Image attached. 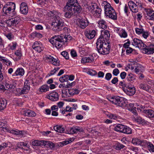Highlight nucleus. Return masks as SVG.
<instances>
[{"label":"nucleus","instance_id":"1","mask_svg":"<svg viewBox=\"0 0 154 154\" xmlns=\"http://www.w3.org/2000/svg\"><path fill=\"white\" fill-rule=\"evenodd\" d=\"M82 10V8L77 0H68L64 8L65 17L70 18L73 16L77 15Z\"/></svg>","mask_w":154,"mask_h":154},{"label":"nucleus","instance_id":"2","mask_svg":"<svg viewBox=\"0 0 154 154\" xmlns=\"http://www.w3.org/2000/svg\"><path fill=\"white\" fill-rule=\"evenodd\" d=\"M49 14V15L53 19L51 26L54 31H59L63 29L65 33H69L70 29L67 27H63V22L60 17V14L55 11H50Z\"/></svg>","mask_w":154,"mask_h":154},{"label":"nucleus","instance_id":"3","mask_svg":"<svg viewBox=\"0 0 154 154\" xmlns=\"http://www.w3.org/2000/svg\"><path fill=\"white\" fill-rule=\"evenodd\" d=\"M71 37L70 35H63L55 36L52 37L49 40L53 45L57 48H61L65 42L70 40Z\"/></svg>","mask_w":154,"mask_h":154},{"label":"nucleus","instance_id":"4","mask_svg":"<svg viewBox=\"0 0 154 154\" xmlns=\"http://www.w3.org/2000/svg\"><path fill=\"white\" fill-rule=\"evenodd\" d=\"M96 44L97 51L100 54L106 55L109 53L111 46L109 43L102 42L98 39Z\"/></svg>","mask_w":154,"mask_h":154},{"label":"nucleus","instance_id":"5","mask_svg":"<svg viewBox=\"0 0 154 154\" xmlns=\"http://www.w3.org/2000/svg\"><path fill=\"white\" fill-rule=\"evenodd\" d=\"M101 5L104 7L105 14L107 17L113 20H117L116 12L109 4L106 1H104L102 3Z\"/></svg>","mask_w":154,"mask_h":154},{"label":"nucleus","instance_id":"6","mask_svg":"<svg viewBox=\"0 0 154 154\" xmlns=\"http://www.w3.org/2000/svg\"><path fill=\"white\" fill-rule=\"evenodd\" d=\"M15 4L13 2H8L5 5L3 8V15L5 16H10V14L15 9Z\"/></svg>","mask_w":154,"mask_h":154},{"label":"nucleus","instance_id":"7","mask_svg":"<svg viewBox=\"0 0 154 154\" xmlns=\"http://www.w3.org/2000/svg\"><path fill=\"white\" fill-rule=\"evenodd\" d=\"M136 107L134 106V104L132 103L129 104L128 108V110L133 114V117L135 120L139 123L143 124L146 123V122L144 119H142L140 117L137 116V113L136 110Z\"/></svg>","mask_w":154,"mask_h":154},{"label":"nucleus","instance_id":"8","mask_svg":"<svg viewBox=\"0 0 154 154\" xmlns=\"http://www.w3.org/2000/svg\"><path fill=\"white\" fill-rule=\"evenodd\" d=\"M108 100L112 103L119 106L124 107L126 106L124 98L122 97L114 96L109 98Z\"/></svg>","mask_w":154,"mask_h":154},{"label":"nucleus","instance_id":"9","mask_svg":"<svg viewBox=\"0 0 154 154\" xmlns=\"http://www.w3.org/2000/svg\"><path fill=\"white\" fill-rule=\"evenodd\" d=\"M20 21V16H17L6 21V23L9 27L13 28L16 26Z\"/></svg>","mask_w":154,"mask_h":154},{"label":"nucleus","instance_id":"10","mask_svg":"<svg viewBox=\"0 0 154 154\" xmlns=\"http://www.w3.org/2000/svg\"><path fill=\"white\" fill-rule=\"evenodd\" d=\"M124 92L128 95L132 96L135 93V88L132 85H127V86L123 88Z\"/></svg>","mask_w":154,"mask_h":154},{"label":"nucleus","instance_id":"11","mask_svg":"<svg viewBox=\"0 0 154 154\" xmlns=\"http://www.w3.org/2000/svg\"><path fill=\"white\" fill-rule=\"evenodd\" d=\"M131 43L132 45L133 46L136 47H138L143 50L144 47H146V45L142 41L137 38H134Z\"/></svg>","mask_w":154,"mask_h":154},{"label":"nucleus","instance_id":"12","mask_svg":"<svg viewBox=\"0 0 154 154\" xmlns=\"http://www.w3.org/2000/svg\"><path fill=\"white\" fill-rule=\"evenodd\" d=\"M139 5L140 3L137 2L136 3H135L132 1H129L128 3V6L131 11L133 13L138 12V9L137 6Z\"/></svg>","mask_w":154,"mask_h":154},{"label":"nucleus","instance_id":"13","mask_svg":"<svg viewBox=\"0 0 154 154\" xmlns=\"http://www.w3.org/2000/svg\"><path fill=\"white\" fill-rule=\"evenodd\" d=\"M110 36L109 32L107 30H105L101 32V35L98 39H100L102 42H105V41L109 39Z\"/></svg>","mask_w":154,"mask_h":154},{"label":"nucleus","instance_id":"14","mask_svg":"<svg viewBox=\"0 0 154 154\" xmlns=\"http://www.w3.org/2000/svg\"><path fill=\"white\" fill-rule=\"evenodd\" d=\"M77 24L81 28L84 29L88 25V21L87 20L79 19L78 20Z\"/></svg>","mask_w":154,"mask_h":154},{"label":"nucleus","instance_id":"15","mask_svg":"<svg viewBox=\"0 0 154 154\" xmlns=\"http://www.w3.org/2000/svg\"><path fill=\"white\" fill-rule=\"evenodd\" d=\"M32 48L37 52L40 53L44 50L43 45L40 42L36 41L32 45Z\"/></svg>","mask_w":154,"mask_h":154},{"label":"nucleus","instance_id":"16","mask_svg":"<svg viewBox=\"0 0 154 154\" xmlns=\"http://www.w3.org/2000/svg\"><path fill=\"white\" fill-rule=\"evenodd\" d=\"M143 51L147 54H152L154 53V45L151 44L148 46L144 47Z\"/></svg>","mask_w":154,"mask_h":154},{"label":"nucleus","instance_id":"17","mask_svg":"<svg viewBox=\"0 0 154 154\" xmlns=\"http://www.w3.org/2000/svg\"><path fill=\"white\" fill-rule=\"evenodd\" d=\"M3 85L5 87L6 90L9 89H14L16 87V84L14 83L11 84V82L7 80H4L3 82Z\"/></svg>","mask_w":154,"mask_h":154},{"label":"nucleus","instance_id":"18","mask_svg":"<svg viewBox=\"0 0 154 154\" xmlns=\"http://www.w3.org/2000/svg\"><path fill=\"white\" fill-rule=\"evenodd\" d=\"M20 11L23 14L26 15L27 14L28 8L26 3L23 2L21 4L20 6Z\"/></svg>","mask_w":154,"mask_h":154},{"label":"nucleus","instance_id":"19","mask_svg":"<svg viewBox=\"0 0 154 154\" xmlns=\"http://www.w3.org/2000/svg\"><path fill=\"white\" fill-rule=\"evenodd\" d=\"M47 98L53 101H57L59 99L58 94L56 92L54 91L49 94L47 96Z\"/></svg>","mask_w":154,"mask_h":154},{"label":"nucleus","instance_id":"20","mask_svg":"<svg viewBox=\"0 0 154 154\" xmlns=\"http://www.w3.org/2000/svg\"><path fill=\"white\" fill-rule=\"evenodd\" d=\"M144 142H146V141L141 140L137 137L132 138L131 140V143L134 145H140L143 146Z\"/></svg>","mask_w":154,"mask_h":154},{"label":"nucleus","instance_id":"21","mask_svg":"<svg viewBox=\"0 0 154 154\" xmlns=\"http://www.w3.org/2000/svg\"><path fill=\"white\" fill-rule=\"evenodd\" d=\"M96 34V31L94 30L87 31L85 33V36L89 39L93 38L95 37Z\"/></svg>","mask_w":154,"mask_h":154},{"label":"nucleus","instance_id":"22","mask_svg":"<svg viewBox=\"0 0 154 154\" xmlns=\"http://www.w3.org/2000/svg\"><path fill=\"white\" fill-rule=\"evenodd\" d=\"M145 116L149 118H154V111L152 109H146L143 110Z\"/></svg>","mask_w":154,"mask_h":154},{"label":"nucleus","instance_id":"23","mask_svg":"<svg viewBox=\"0 0 154 154\" xmlns=\"http://www.w3.org/2000/svg\"><path fill=\"white\" fill-rule=\"evenodd\" d=\"M23 114L29 117H33L36 115V113L33 111L29 109H26L23 112Z\"/></svg>","mask_w":154,"mask_h":154},{"label":"nucleus","instance_id":"24","mask_svg":"<svg viewBox=\"0 0 154 154\" xmlns=\"http://www.w3.org/2000/svg\"><path fill=\"white\" fill-rule=\"evenodd\" d=\"M83 128L78 127H73L70 130V133L72 134H77L78 132H83Z\"/></svg>","mask_w":154,"mask_h":154},{"label":"nucleus","instance_id":"25","mask_svg":"<svg viewBox=\"0 0 154 154\" xmlns=\"http://www.w3.org/2000/svg\"><path fill=\"white\" fill-rule=\"evenodd\" d=\"M25 71L24 69L22 68H18L15 72L12 75L13 76H23L24 74Z\"/></svg>","mask_w":154,"mask_h":154},{"label":"nucleus","instance_id":"26","mask_svg":"<svg viewBox=\"0 0 154 154\" xmlns=\"http://www.w3.org/2000/svg\"><path fill=\"white\" fill-rule=\"evenodd\" d=\"M43 146L44 147L49 148L51 149H53L55 146V144L52 142L46 141L44 140Z\"/></svg>","mask_w":154,"mask_h":154},{"label":"nucleus","instance_id":"27","mask_svg":"<svg viewBox=\"0 0 154 154\" xmlns=\"http://www.w3.org/2000/svg\"><path fill=\"white\" fill-rule=\"evenodd\" d=\"M98 26L100 28L106 29L107 28V24L106 21L103 19H100L98 22Z\"/></svg>","mask_w":154,"mask_h":154},{"label":"nucleus","instance_id":"28","mask_svg":"<svg viewBox=\"0 0 154 154\" xmlns=\"http://www.w3.org/2000/svg\"><path fill=\"white\" fill-rule=\"evenodd\" d=\"M125 127V125L119 124L115 127L114 130L117 132L123 133Z\"/></svg>","mask_w":154,"mask_h":154},{"label":"nucleus","instance_id":"29","mask_svg":"<svg viewBox=\"0 0 154 154\" xmlns=\"http://www.w3.org/2000/svg\"><path fill=\"white\" fill-rule=\"evenodd\" d=\"M144 144L145 146H147L150 152H154V146L149 142H147L146 141V142H144Z\"/></svg>","mask_w":154,"mask_h":154},{"label":"nucleus","instance_id":"30","mask_svg":"<svg viewBox=\"0 0 154 154\" xmlns=\"http://www.w3.org/2000/svg\"><path fill=\"white\" fill-rule=\"evenodd\" d=\"M7 105V102L5 100L0 99V110L4 109Z\"/></svg>","mask_w":154,"mask_h":154},{"label":"nucleus","instance_id":"31","mask_svg":"<svg viewBox=\"0 0 154 154\" xmlns=\"http://www.w3.org/2000/svg\"><path fill=\"white\" fill-rule=\"evenodd\" d=\"M139 87L140 88L147 91H149L151 88L149 85L147 84L143 83L140 84L139 85Z\"/></svg>","mask_w":154,"mask_h":154},{"label":"nucleus","instance_id":"32","mask_svg":"<svg viewBox=\"0 0 154 154\" xmlns=\"http://www.w3.org/2000/svg\"><path fill=\"white\" fill-rule=\"evenodd\" d=\"M30 87L27 84L26 85L25 83L24 87L21 90L20 93L21 94H25L30 89Z\"/></svg>","mask_w":154,"mask_h":154},{"label":"nucleus","instance_id":"33","mask_svg":"<svg viewBox=\"0 0 154 154\" xmlns=\"http://www.w3.org/2000/svg\"><path fill=\"white\" fill-rule=\"evenodd\" d=\"M49 87L47 85H44L42 86L39 88V91L41 92H46L49 91Z\"/></svg>","mask_w":154,"mask_h":154},{"label":"nucleus","instance_id":"34","mask_svg":"<svg viewBox=\"0 0 154 154\" xmlns=\"http://www.w3.org/2000/svg\"><path fill=\"white\" fill-rule=\"evenodd\" d=\"M101 9L98 6L96 8V9L95 10V11L93 14L95 17L97 18L100 17V16L101 13Z\"/></svg>","mask_w":154,"mask_h":154},{"label":"nucleus","instance_id":"35","mask_svg":"<svg viewBox=\"0 0 154 154\" xmlns=\"http://www.w3.org/2000/svg\"><path fill=\"white\" fill-rule=\"evenodd\" d=\"M54 129L56 131L60 133H63L64 131V128L61 126H55L54 127Z\"/></svg>","mask_w":154,"mask_h":154},{"label":"nucleus","instance_id":"36","mask_svg":"<svg viewBox=\"0 0 154 154\" xmlns=\"http://www.w3.org/2000/svg\"><path fill=\"white\" fill-rule=\"evenodd\" d=\"M118 34L121 38H125L128 36L127 32L125 29H121V31Z\"/></svg>","mask_w":154,"mask_h":154},{"label":"nucleus","instance_id":"37","mask_svg":"<svg viewBox=\"0 0 154 154\" xmlns=\"http://www.w3.org/2000/svg\"><path fill=\"white\" fill-rule=\"evenodd\" d=\"M31 36L33 38H37L40 39L42 37V35L41 33L35 32L31 33Z\"/></svg>","mask_w":154,"mask_h":154},{"label":"nucleus","instance_id":"38","mask_svg":"<svg viewBox=\"0 0 154 154\" xmlns=\"http://www.w3.org/2000/svg\"><path fill=\"white\" fill-rule=\"evenodd\" d=\"M126 79L128 82H132L135 79V77L133 74L130 73L128 75Z\"/></svg>","mask_w":154,"mask_h":154},{"label":"nucleus","instance_id":"39","mask_svg":"<svg viewBox=\"0 0 154 154\" xmlns=\"http://www.w3.org/2000/svg\"><path fill=\"white\" fill-rule=\"evenodd\" d=\"M44 140H34L32 141V144L34 146H43Z\"/></svg>","mask_w":154,"mask_h":154},{"label":"nucleus","instance_id":"40","mask_svg":"<svg viewBox=\"0 0 154 154\" xmlns=\"http://www.w3.org/2000/svg\"><path fill=\"white\" fill-rule=\"evenodd\" d=\"M98 7V6H97L96 4L93 3L92 4L91 6L88 8V9L90 12L93 13L94 12L95 8H96Z\"/></svg>","mask_w":154,"mask_h":154},{"label":"nucleus","instance_id":"41","mask_svg":"<svg viewBox=\"0 0 154 154\" xmlns=\"http://www.w3.org/2000/svg\"><path fill=\"white\" fill-rule=\"evenodd\" d=\"M9 131H7L15 135H18L22 134V131H21L14 130H10V128H9Z\"/></svg>","mask_w":154,"mask_h":154},{"label":"nucleus","instance_id":"42","mask_svg":"<svg viewBox=\"0 0 154 154\" xmlns=\"http://www.w3.org/2000/svg\"><path fill=\"white\" fill-rule=\"evenodd\" d=\"M59 67H57L54 68L53 70H51L50 72L48 74L47 76L49 77L51 76L54 75L56 72H57L60 69Z\"/></svg>","mask_w":154,"mask_h":154},{"label":"nucleus","instance_id":"43","mask_svg":"<svg viewBox=\"0 0 154 154\" xmlns=\"http://www.w3.org/2000/svg\"><path fill=\"white\" fill-rule=\"evenodd\" d=\"M7 125L6 123L0 122V128H2V130L5 131H9V128L6 127Z\"/></svg>","mask_w":154,"mask_h":154},{"label":"nucleus","instance_id":"44","mask_svg":"<svg viewBox=\"0 0 154 154\" xmlns=\"http://www.w3.org/2000/svg\"><path fill=\"white\" fill-rule=\"evenodd\" d=\"M69 75H64L61 77L59 79V80L61 82H67L68 81Z\"/></svg>","mask_w":154,"mask_h":154},{"label":"nucleus","instance_id":"45","mask_svg":"<svg viewBox=\"0 0 154 154\" xmlns=\"http://www.w3.org/2000/svg\"><path fill=\"white\" fill-rule=\"evenodd\" d=\"M135 30L136 33L139 35L142 34L144 31L142 26H139L138 28H136Z\"/></svg>","mask_w":154,"mask_h":154},{"label":"nucleus","instance_id":"46","mask_svg":"<svg viewBox=\"0 0 154 154\" xmlns=\"http://www.w3.org/2000/svg\"><path fill=\"white\" fill-rule=\"evenodd\" d=\"M124 128L123 133L127 134H130L131 133L132 131L130 128L125 125Z\"/></svg>","mask_w":154,"mask_h":154},{"label":"nucleus","instance_id":"47","mask_svg":"<svg viewBox=\"0 0 154 154\" xmlns=\"http://www.w3.org/2000/svg\"><path fill=\"white\" fill-rule=\"evenodd\" d=\"M51 62L54 66H59L60 64L59 60L57 58H54V57Z\"/></svg>","mask_w":154,"mask_h":154},{"label":"nucleus","instance_id":"48","mask_svg":"<svg viewBox=\"0 0 154 154\" xmlns=\"http://www.w3.org/2000/svg\"><path fill=\"white\" fill-rule=\"evenodd\" d=\"M107 116L109 118L115 120L117 119L118 117V116L116 114L111 113H109L107 115Z\"/></svg>","mask_w":154,"mask_h":154},{"label":"nucleus","instance_id":"49","mask_svg":"<svg viewBox=\"0 0 154 154\" xmlns=\"http://www.w3.org/2000/svg\"><path fill=\"white\" fill-rule=\"evenodd\" d=\"M79 91L77 89H72L69 90V94L71 95L77 94L79 93Z\"/></svg>","mask_w":154,"mask_h":154},{"label":"nucleus","instance_id":"50","mask_svg":"<svg viewBox=\"0 0 154 154\" xmlns=\"http://www.w3.org/2000/svg\"><path fill=\"white\" fill-rule=\"evenodd\" d=\"M15 54L18 57V58L19 59L22 56L21 49H18L15 51Z\"/></svg>","mask_w":154,"mask_h":154},{"label":"nucleus","instance_id":"51","mask_svg":"<svg viewBox=\"0 0 154 154\" xmlns=\"http://www.w3.org/2000/svg\"><path fill=\"white\" fill-rule=\"evenodd\" d=\"M75 82H73L71 83H70L69 82H67V85L65 86V88H71L74 86L75 85Z\"/></svg>","mask_w":154,"mask_h":154},{"label":"nucleus","instance_id":"52","mask_svg":"<svg viewBox=\"0 0 154 154\" xmlns=\"http://www.w3.org/2000/svg\"><path fill=\"white\" fill-rule=\"evenodd\" d=\"M130 150L132 151L136 152L135 154H137V152L138 150V148L136 147L132 146H130L128 148Z\"/></svg>","mask_w":154,"mask_h":154},{"label":"nucleus","instance_id":"53","mask_svg":"<svg viewBox=\"0 0 154 154\" xmlns=\"http://www.w3.org/2000/svg\"><path fill=\"white\" fill-rule=\"evenodd\" d=\"M5 36L9 40H11L14 38V36L11 33H8L5 35Z\"/></svg>","mask_w":154,"mask_h":154},{"label":"nucleus","instance_id":"54","mask_svg":"<svg viewBox=\"0 0 154 154\" xmlns=\"http://www.w3.org/2000/svg\"><path fill=\"white\" fill-rule=\"evenodd\" d=\"M61 54L66 60L69 59V54L67 52L63 51L61 53Z\"/></svg>","mask_w":154,"mask_h":154},{"label":"nucleus","instance_id":"55","mask_svg":"<svg viewBox=\"0 0 154 154\" xmlns=\"http://www.w3.org/2000/svg\"><path fill=\"white\" fill-rule=\"evenodd\" d=\"M125 147V146L122 144L120 143H118L116 146V149L117 150H120L123 148Z\"/></svg>","mask_w":154,"mask_h":154},{"label":"nucleus","instance_id":"56","mask_svg":"<svg viewBox=\"0 0 154 154\" xmlns=\"http://www.w3.org/2000/svg\"><path fill=\"white\" fill-rule=\"evenodd\" d=\"M141 67V65L139 64H137V66L134 69L135 72L137 74L138 73L140 70Z\"/></svg>","mask_w":154,"mask_h":154},{"label":"nucleus","instance_id":"57","mask_svg":"<svg viewBox=\"0 0 154 154\" xmlns=\"http://www.w3.org/2000/svg\"><path fill=\"white\" fill-rule=\"evenodd\" d=\"M88 73L91 75L94 76L97 74V72L95 70L90 69L88 71Z\"/></svg>","mask_w":154,"mask_h":154},{"label":"nucleus","instance_id":"58","mask_svg":"<svg viewBox=\"0 0 154 154\" xmlns=\"http://www.w3.org/2000/svg\"><path fill=\"white\" fill-rule=\"evenodd\" d=\"M112 77V75L110 73H107L106 74L105 79L107 81L109 80Z\"/></svg>","mask_w":154,"mask_h":154},{"label":"nucleus","instance_id":"59","mask_svg":"<svg viewBox=\"0 0 154 154\" xmlns=\"http://www.w3.org/2000/svg\"><path fill=\"white\" fill-rule=\"evenodd\" d=\"M127 42L125 43L123 45V47L125 48H128L131 42L128 39H127Z\"/></svg>","mask_w":154,"mask_h":154},{"label":"nucleus","instance_id":"60","mask_svg":"<svg viewBox=\"0 0 154 154\" xmlns=\"http://www.w3.org/2000/svg\"><path fill=\"white\" fill-rule=\"evenodd\" d=\"M88 60V63H90L94 61V57L92 55H90L89 57H87Z\"/></svg>","mask_w":154,"mask_h":154},{"label":"nucleus","instance_id":"61","mask_svg":"<svg viewBox=\"0 0 154 154\" xmlns=\"http://www.w3.org/2000/svg\"><path fill=\"white\" fill-rule=\"evenodd\" d=\"M143 37L145 38L146 39L149 36V32L147 31H144L142 33Z\"/></svg>","mask_w":154,"mask_h":154},{"label":"nucleus","instance_id":"62","mask_svg":"<svg viewBox=\"0 0 154 154\" xmlns=\"http://www.w3.org/2000/svg\"><path fill=\"white\" fill-rule=\"evenodd\" d=\"M119 73V71L118 69H114L112 72V74L115 76H117Z\"/></svg>","mask_w":154,"mask_h":154},{"label":"nucleus","instance_id":"63","mask_svg":"<svg viewBox=\"0 0 154 154\" xmlns=\"http://www.w3.org/2000/svg\"><path fill=\"white\" fill-rule=\"evenodd\" d=\"M126 75V73L125 72H123L120 73V76L122 79H123L125 78Z\"/></svg>","mask_w":154,"mask_h":154},{"label":"nucleus","instance_id":"64","mask_svg":"<svg viewBox=\"0 0 154 154\" xmlns=\"http://www.w3.org/2000/svg\"><path fill=\"white\" fill-rule=\"evenodd\" d=\"M71 55L72 57H76L77 56L76 52L74 50H72L70 52Z\"/></svg>","mask_w":154,"mask_h":154}]
</instances>
